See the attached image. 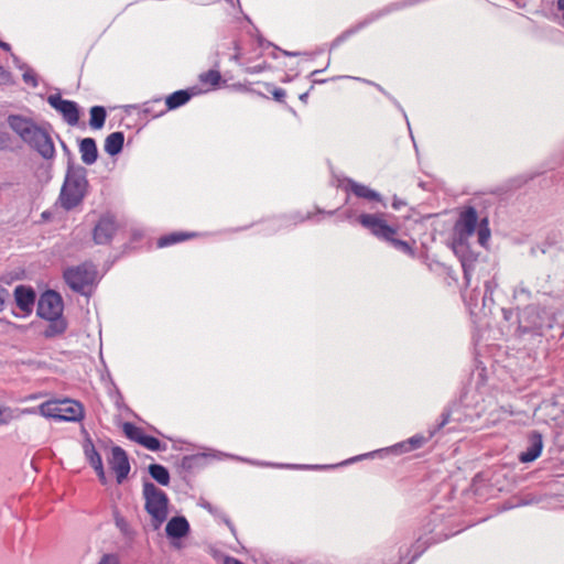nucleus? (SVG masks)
Masks as SVG:
<instances>
[{"label":"nucleus","instance_id":"9d476101","mask_svg":"<svg viewBox=\"0 0 564 564\" xmlns=\"http://www.w3.org/2000/svg\"><path fill=\"white\" fill-rule=\"evenodd\" d=\"M108 464L116 474L117 482L121 484L130 473V463L126 451L120 446H113L108 457Z\"/></svg>","mask_w":564,"mask_h":564},{"label":"nucleus","instance_id":"2eb2a0df","mask_svg":"<svg viewBox=\"0 0 564 564\" xmlns=\"http://www.w3.org/2000/svg\"><path fill=\"white\" fill-rule=\"evenodd\" d=\"M14 297L18 307L25 312L30 313L33 308L35 302V292L28 286L19 285L14 290Z\"/></svg>","mask_w":564,"mask_h":564},{"label":"nucleus","instance_id":"c03bdc74","mask_svg":"<svg viewBox=\"0 0 564 564\" xmlns=\"http://www.w3.org/2000/svg\"><path fill=\"white\" fill-rule=\"evenodd\" d=\"M0 47H1L2 50L7 51V52H10V51H11V46H10V44H9V43H6V42H2L1 40H0Z\"/></svg>","mask_w":564,"mask_h":564},{"label":"nucleus","instance_id":"c9c22d12","mask_svg":"<svg viewBox=\"0 0 564 564\" xmlns=\"http://www.w3.org/2000/svg\"><path fill=\"white\" fill-rule=\"evenodd\" d=\"M419 0H413L411 2H404V3H392L391 6H389L386 11L389 12L391 10H397V9H400V8H403L405 6H410V4H413L415 2H417Z\"/></svg>","mask_w":564,"mask_h":564},{"label":"nucleus","instance_id":"2f4dec72","mask_svg":"<svg viewBox=\"0 0 564 564\" xmlns=\"http://www.w3.org/2000/svg\"><path fill=\"white\" fill-rule=\"evenodd\" d=\"M11 82V74L3 66L0 65V84H9Z\"/></svg>","mask_w":564,"mask_h":564},{"label":"nucleus","instance_id":"a19ab883","mask_svg":"<svg viewBox=\"0 0 564 564\" xmlns=\"http://www.w3.org/2000/svg\"><path fill=\"white\" fill-rule=\"evenodd\" d=\"M535 312V307H529L527 308L523 314L521 315V322L525 319L527 315H530L531 313Z\"/></svg>","mask_w":564,"mask_h":564},{"label":"nucleus","instance_id":"20e7f679","mask_svg":"<svg viewBox=\"0 0 564 564\" xmlns=\"http://www.w3.org/2000/svg\"><path fill=\"white\" fill-rule=\"evenodd\" d=\"M41 415L61 421H80L84 417V408L82 403L65 399L51 400L39 406Z\"/></svg>","mask_w":564,"mask_h":564},{"label":"nucleus","instance_id":"a18cd8bd","mask_svg":"<svg viewBox=\"0 0 564 564\" xmlns=\"http://www.w3.org/2000/svg\"><path fill=\"white\" fill-rule=\"evenodd\" d=\"M557 8L563 12V19H564V0L557 1Z\"/></svg>","mask_w":564,"mask_h":564},{"label":"nucleus","instance_id":"b1692460","mask_svg":"<svg viewBox=\"0 0 564 564\" xmlns=\"http://www.w3.org/2000/svg\"><path fill=\"white\" fill-rule=\"evenodd\" d=\"M355 196L364 198L368 202H381V196L378 192L369 188L366 185L355 182Z\"/></svg>","mask_w":564,"mask_h":564},{"label":"nucleus","instance_id":"393cba45","mask_svg":"<svg viewBox=\"0 0 564 564\" xmlns=\"http://www.w3.org/2000/svg\"><path fill=\"white\" fill-rule=\"evenodd\" d=\"M122 431L129 440L134 441L138 444L141 443V441L145 434L142 427H139L130 422L123 423Z\"/></svg>","mask_w":564,"mask_h":564},{"label":"nucleus","instance_id":"39448f33","mask_svg":"<svg viewBox=\"0 0 564 564\" xmlns=\"http://www.w3.org/2000/svg\"><path fill=\"white\" fill-rule=\"evenodd\" d=\"M63 278L73 291L88 294L96 281L97 270L91 262H84L66 268Z\"/></svg>","mask_w":564,"mask_h":564},{"label":"nucleus","instance_id":"e433bc0d","mask_svg":"<svg viewBox=\"0 0 564 564\" xmlns=\"http://www.w3.org/2000/svg\"><path fill=\"white\" fill-rule=\"evenodd\" d=\"M234 45H235L234 58H235V61L238 62V61H240L242 58V52H241V48H240L238 42H234Z\"/></svg>","mask_w":564,"mask_h":564},{"label":"nucleus","instance_id":"423d86ee","mask_svg":"<svg viewBox=\"0 0 564 564\" xmlns=\"http://www.w3.org/2000/svg\"><path fill=\"white\" fill-rule=\"evenodd\" d=\"M143 496L145 499V510L151 516L154 527L158 528L167 517V496L152 482L143 485Z\"/></svg>","mask_w":564,"mask_h":564},{"label":"nucleus","instance_id":"5701e85b","mask_svg":"<svg viewBox=\"0 0 564 564\" xmlns=\"http://www.w3.org/2000/svg\"><path fill=\"white\" fill-rule=\"evenodd\" d=\"M106 121V110L101 106H94L90 108L89 126L95 129H101Z\"/></svg>","mask_w":564,"mask_h":564},{"label":"nucleus","instance_id":"7ed1b4c3","mask_svg":"<svg viewBox=\"0 0 564 564\" xmlns=\"http://www.w3.org/2000/svg\"><path fill=\"white\" fill-rule=\"evenodd\" d=\"M359 223L375 237L389 243L395 250L411 258L415 257L414 248L408 241L397 238L398 228L390 226L382 214H362L359 216Z\"/></svg>","mask_w":564,"mask_h":564},{"label":"nucleus","instance_id":"f03ea898","mask_svg":"<svg viewBox=\"0 0 564 564\" xmlns=\"http://www.w3.org/2000/svg\"><path fill=\"white\" fill-rule=\"evenodd\" d=\"M63 300L55 291L44 292L37 303V316L48 322L47 327L43 332L46 338H52L63 334L67 324L63 318Z\"/></svg>","mask_w":564,"mask_h":564},{"label":"nucleus","instance_id":"4be33fe9","mask_svg":"<svg viewBox=\"0 0 564 564\" xmlns=\"http://www.w3.org/2000/svg\"><path fill=\"white\" fill-rule=\"evenodd\" d=\"M149 473L160 485L167 486L170 484V474L164 466L160 464H152L149 466Z\"/></svg>","mask_w":564,"mask_h":564},{"label":"nucleus","instance_id":"f704fd0d","mask_svg":"<svg viewBox=\"0 0 564 564\" xmlns=\"http://www.w3.org/2000/svg\"><path fill=\"white\" fill-rule=\"evenodd\" d=\"M268 68H269V65L267 63H263V64H259V65H256V66H252V67H248L246 69V72L248 74H257V73H261V72H263V70H265Z\"/></svg>","mask_w":564,"mask_h":564},{"label":"nucleus","instance_id":"c85d7f7f","mask_svg":"<svg viewBox=\"0 0 564 564\" xmlns=\"http://www.w3.org/2000/svg\"><path fill=\"white\" fill-rule=\"evenodd\" d=\"M9 297V291L0 284V313L4 310L6 302Z\"/></svg>","mask_w":564,"mask_h":564},{"label":"nucleus","instance_id":"9b49d317","mask_svg":"<svg viewBox=\"0 0 564 564\" xmlns=\"http://www.w3.org/2000/svg\"><path fill=\"white\" fill-rule=\"evenodd\" d=\"M117 231V224L113 217L105 215L100 217L93 230V238L97 245L109 243Z\"/></svg>","mask_w":564,"mask_h":564},{"label":"nucleus","instance_id":"ddd939ff","mask_svg":"<svg viewBox=\"0 0 564 564\" xmlns=\"http://www.w3.org/2000/svg\"><path fill=\"white\" fill-rule=\"evenodd\" d=\"M44 159H52L55 154L54 143L45 129H42L30 143Z\"/></svg>","mask_w":564,"mask_h":564},{"label":"nucleus","instance_id":"6e6552de","mask_svg":"<svg viewBox=\"0 0 564 564\" xmlns=\"http://www.w3.org/2000/svg\"><path fill=\"white\" fill-rule=\"evenodd\" d=\"M8 124L28 144L36 137V134L39 135L43 129L33 120L19 115H10L8 117Z\"/></svg>","mask_w":564,"mask_h":564},{"label":"nucleus","instance_id":"dca6fc26","mask_svg":"<svg viewBox=\"0 0 564 564\" xmlns=\"http://www.w3.org/2000/svg\"><path fill=\"white\" fill-rule=\"evenodd\" d=\"M434 433L435 430L431 431L427 437L419 434L414 435L410 437L408 441L394 445L393 447L390 448V451L394 453H404L420 448L427 442L429 438H431L434 435Z\"/></svg>","mask_w":564,"mask_h":564},{"label":"nucleus","instance_id":"37998d69","mask_svg":"<svg viewBox=\"0 0 564 564\" xmlns=\"http://www.w3.org/2000/svg\"><path fill=\"white\" fill-rule=\"evenodd\" d=\"M4 414H6V409L0 406V424H3L7 422V417Z\"/></svg>","mask_w":564,"mask_h":564},{"label":"nucleus","instance_id":"4468645a","mask_svg":"<svg viewBox=\"0 0 564 564\" xmlns=\"http://www.w3.org/2000/svg\"><path fill=\"white\" fill-rule=\"evenodd\" d=\"M84 451H85L86 458L88 459L89 464L95 469V471L97 473V476H98L100 482L105 485L107 482V477H106V473L104 469L101 456L96 451L94 444L90 441L87 444H85Z\"/></svg>","mask_w":564,"mask_h":564},{"label":"nucleus","instance_id":"7c9ffc66","mask_svg":"<svg viewBox=\"0 0 564 564\" xmlns=\"http://www.w3.org/2000/svg\"><path fill=\"white\" fill-rule=\"evenodd\" d=\"M271 94L273 96V98L276 100V101H284V98L286 96L285 94V90L282 89V88H278V87H274L272 90H271Z\"/></svg>","mask_w":564,"mask_h":564},{"label":"nucleus","instance_id":"0eeeda50","mask_svg":"<svg viewBox=\"0 0 564 564\" xmlns=\"http://www.w3.org/2000/svg\"><path fill=\"white\" fill-rule=\"evenodd\" d=\"M87 181L83 176L67 175L63 184L59 200L64 208L72 209L84 198Z\"/></svg>","mask_w":564,"mask_h":564},{"label":"nucleus","instance_id":"a878e982","mask_svg":"<svg viewBox=\"0 0 564 564\" xmlns=\"http://www.w3.org/2000/svg\"><path fill=\"white\" fill-rule=\"evenodd\" d=\"M199 79L205 85L217 86L221 79V75L216 69H209L200 74Z\"/></svg>","mask_w":564,"mask_h":564},{"label":"nucleus","instance_id":"6ab92c4d","mask_svg":"<svg viewBox=\"0 0 564 564\" xmlns=\"http://www.w3.org/2000/svg\"><path fill=\"white\" fill-rule=\"evenodd\" d=\"M198 235L196 232L191 231H175L166 234L158 239V247L159 248H165L182 241H186L189 239H193L197 237Z\"/></svg>","mask_w":564,"mask_h":564},{"label":"nucleus","instance_id":"cd10ccee","mask_svg":"<svg viewBox=\"0 0 564 564\" xmlns=\"http://www.w3.org/2000/svg\"><path fill=\"white\" fill-rule=\"evenodd\" d=\"M11 138L7 131H0V151L9 148Z\"/></svg>","mask_w":564,"mask_h":564},{"label":"nucleus","instance_id":"f8f14e48","mask_svg":"<svg viewBox=\"0 0 564 564\" xmlns=\"http://www.w3.org/2000/svg\"><path fill=\"white\" fill-rule=\"evenodd\" d=\"M543 441L542 435L538 432H532L528 436V447L519 455L521 463H531L535 460L542 453Z\"/></svg>","mask_w":564,"mask_h":564},{"label":"nucleus","instance_id":"aec40b11","mask_svg":"<svg viewBox=\"0 0 564 564\" xmlns=\"http://www.w3.org/2000/svg\"><path fill=\"white\" fill-rule=\"evenodd\" d=\"M124 142V135L122 132L117 131L110 133L105 140V151L109 155H116L121 152Z\"/></svg>","mask_w":564,"mask_h":564},{"label":"nucleus","instance_id":"473e14b6","mask_svg":"<svg viewBox=\"0 0 564 564\" xmlns=\"http://www.w3.org/2000/svg\"><path fill=\"white\" fill-rule=\"evenodd\" d=\"M544 319L540 316V314H535V317L530 322L529 327L538 329L544 326Z\"/></svg>","mask_w":564,"mask_h":564},{"label":"nucleus","instance_id":"f257e3e1","mask_svg":"<svg viewBox=\"0 0 564 564\" xmlns=\"http://www.w3.org/2000/svg\"><path fill=\"white\" fill-rule=\"evenodd\" d=\"M475 232H477L479 245L486 247L490 238L488 219L485 217L479 220L477 210L474 207H467L459 214L452 238V249L462 261L466 279H468L466 267V256L469 249L468 241Z\"/></svg>","mask_w":564,"mask_h":564},{"label":"nucleus","instance_id":"1a4fd4ad","mask_svg":"<svg viewBox=\"0 0 564 564\" xmlns=\"http://www.w3.org/2000/svg\"><path fill=\"white\" fill-rule=\"evenodd\" d=\"M48 105L59 112L69 126H76L79 121V109L75 101L63 99L59 94L47 97Z\"/></svg>","mask_w":564,"mask_h":564},{"label":"nucleus","instance_id":"f3484780","mask_svg":"<svg viewBox=\"0 0 564 564\" xmlns=\"http://www.w3.org/2000/svg\"><path fill=\"white\" fill-rule=\"evenodd\" d=\"M165 531L171 538H183L188 533L189 524L184 517H174L167 522Z\"/></svg>","mask_w":564,"mask_h":564},{"label":"nucleus","instance_id":"a211bd4d","mask_svg":"<svg viewBox=\"0 0 564 564\" xmlns=\"http://www.w3.org/2000/svg\"><path fill=\"white\" fill-rule=\"evenodd\" d=\"M79 152L85 164L90 165L97 161L98 150L93 138H85L80 141Z\"/></svg>","mask_w":564,"mask_h":564},{"label":"nucleus","instance_id":"ea45409f","mask_svg":"<svg viewBox=\"0 0 564 564\" xmlns=\"http://www.w3.org/2000/svg\"><path fill=\"white\" fill-rule=\"evenodd\" d=\"M224 564H243V563L235 557H226L224 561Z\"/></svg>","mask_w":564,"mask_h":564},{"label":"nucleus","instance_id":"79ce46f5","mask_svg":"<svg viewBox=\"0 0 564 564\" xmlns=\"http://www.w3.org/2000/svg\"><path fill=\"white\" fill-rule=\"evenodd\" d=\"M376 453H377V452H372V453H369V454H364V455L355 456V457H354V460H355V462L362 460V459H365V458H367V457H369V456L375 455Z\"/></svg>","mask_w":564,"mask_h":564},{"label":"nucleus","instance_id":"72a5a7b5","mask_svg":"<svg viewBox=\"0 0 564 564\" xmlns=\"http://www.w3.org/2000/svg\"><path fill=\"white\" fill-rule=\"evenodd\" d=\"M530 295V292L524 288V286H518L516 290H514V297L517 300H521V299H528Z\"/></svg>","mask_w":564,"mask_h":564},{"label":"nucleus","instance_id":"4c0bfd02","mask_svg":"<svg viewBox=\"0 0 564 564\" xmlns=\"http://www.w3.org/2000/svg\"><path fill=\"white\" fill-rule=\"evenodd\" d=\"M405 203L397 197L393 198V202H392V207L395 209V210H399L402 206H404Z\"/></svg>","mask_w":564,"mask_h":564},{"label":"nucleus","instance_id":"58836bf2","mask_svg":"<svg viewBox=\"0 0 564 564\" xmlns=\"http://www.w3.org/2000/svg\"><path fill=\"white\" fill-rule=\"evenodd\" d=\"M448 417H449V414H448V413H443V414H442V421H441V423L436 426V430H440V429H442L444 425H446V424H447V422H448Z\"/></svg>","mask_w":564,"mask_h":564},{"label":"nucleus","instance_id":"bb28decb","mask_svg":"<svg viewBox=\"0 0 564 564\" xmlns=\"http://www.w3.org/2000/svg\"><path fill=\"white\" fill-rule=\"evenodd\" d=\"M140 445L153 452L160 451L162 448L160 440L148 434H144Z\"/></svg>","mask_w":564,"mask_h":564},{"label":"nucleus","instance_id":"c756f323","mask_svg":"<svg viewBox=\"0 0 564 564\" xmlns=\"http://www.w3.org/2000/svg\"><path fill=\"white\" fill-rule=\"evenodd\" d=\"M98 564H119V558L115 554H105Z\"/></svg>","mask_w":564,"mask_h":564},{"label":"nucleus","instance_id":"412c9836","mask_svg":"<svg viewBox=\"0 0 564 564\" xmlns=\"http://www.w3.org/2000/svg\"><path fill=\"white\" fill-rule=\"evenodd\" d=\"M191 99L187 90H177L166 97V109L172 110L185 105Z\"/></svg>","mask_w":564,"mask_h":564}]
</instances>
